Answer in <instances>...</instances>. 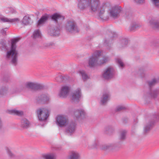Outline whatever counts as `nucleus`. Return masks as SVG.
Masks as SVG:
<instances>
[{"label":"nucleus","instance_id":"1","mask_svg":"<svg viewBox=\"0 0 159 159\" xmlns=\"http://www.w3.org/2000/svg\"><path fill=\"white\" fill-rule=\"evenodd\" d=\"M99 0H79L78 6L82 10H89L91 12L98 11L99 16L102 19L106 20L109 18V16L105 11L106 8L110 6L108 2H104L100 6Z\"/></svg>","mask_w":159,"mask_h":159},{"label":"nucleus","instance_id":"2","mask_svg":"<svg viewBox=\"0 0 159 159\" xmlns=\"http://www.w3.org/2000/svg\"><path fill=\"white\" fill-rule=\"evenodd\" d=\"M18 38H15L11 39V45L10 49L7 44L5 39L0 40V49L3 52H7L6 58L10 61L11 64L14 66L17 65L18 63V57L19 53L16 50V43L19 40Z\"/></svg>","mask_w":159,"mask_h":159},{"label":"nucleus","instance_id":"3","mask_svg":"<svg viewBox=\"0 0 159 159\" xmlns=\"http://www.w3.org/2000/svg\"><path fill=\"white\" fill-rule=\"evenodd\" d=\"M101 52L96 51L90 57L89 61V64L90 67H93L96 65H101L105 63L108 60V58L103 57L99 61V58L101 56Z\"/></svg>","mask_w":159,"mask_h":159},{"label":"nucleus","instance_id":"4","mask_svg":"<svg viewBox=\"0 0 159 159\" xmlns=\"http://www.w3.org/2000/svg\"><path fill=\"white\" fill-rule=\"evenodd\" d=\"M159 120V114H155L152 116L148 122L145 125L143 129V133L146 134L152 128L155 122Z\"/></svg>","mask_w":159,"mask_h":159},{"label":"nucleus","instance_id":"5","mask_svg":"<svg viewBox=\"0 0 159 159\" xmlns=\"http://www.w3.org/2000/svg\"><path fill=\"white\" fill-rule=\"evenodd\" d=\"M36 113L39 120L43 121L46 120L49 116V111L47 108H41L37 110Z\"/></svg>","mask_w":159,"mask_h":159},{"label":"nucleus","instance_id":"6","mask_svg":"<svg viewBox=\"0 0 159 159\" xmlns=\"http://www.w3.org/2000/svg\"><path fill=\"white\" fill-rule=\"evenodd\" d=\"M122 11V8L120 6H115L109 10V14L111 17L116 19L119 17L120 13Z\"/></svg>","mask_w":159,"mask_h":159},{"label":"nucleus","instance_id":"7","mask_svg":"<svg viewBox=\"0 0 159 159\" xmlns=\"http://www.w3.org/2000/svg\"><path fill=\"white\" fill-rule=\"evenodd\" d=\"M65 29L67 32L71 33L79 32V29L76 23L74 21H68L65 25Z\"/></svg>","mask_w":159,"mask_h":159},{"label":"nucleus","instance_id":"8","mask_svg":"<svg viewBox=\"0 0 159 159\" xmlns=\"http://www.w3.org/2000/svg\"><path fill=\"white\" fill-rule=\"evenodd\" d=\"M114 74V69L111 67H108L104 70L102 76L105 80H109L113 77Z\"/></svg>","mask_w":159,"mask_h":159},{"label":"nucleus","instance_id":"9","mask_svg":"<svg viewBox=\"0 0 159 159\" xmlns=\"http://www.w3.org/2000/svg\"><path fill=\"white\" fill-rule=\"evenodd\" d=\"M25 86L28 88L35 90L42 89L44 88V86L42 84L32 82L26 83L25 84Z\"/></svg>","mask_w":159,"mask_h":159},{"label":"nucleus","instance_id":"10","mask_svg":"<svg viewBox=\"0 0 159 159\" xmlns=\"http://www.w3.org/2000/svg\"><path fill=\"white\" fill-rule=\"evenodd\" d=\"M48 33L51 36H58L60 34V29L57 26L50 25L48 28Z\"/></svg>","mask_w":159,"mask_h":159},{"label":"nucleus","instance_id":"11","mask_svg":"<svg viewBox=\"0 0 159 159\" xmlns=\"http://www.w3.org/2000/svg\"><path fill=\"white\" fill-rule=\"evenodd\" d=\"M80 97V90L78 89L72 93L70 95V99L72 102L77 103L79 101Z\"/></svg>","mask_w":159,"mask_h":159},{"label":"nucleus","instance_id":"12","mask_svg":"<svg viewBox=\"0 0 159 159\" xmlns=\"http://www.w3.org/2000/svg\"><path fill=\"white\" fill-rule=\"evenodd\" d=\"M120 148V146L117 143H110L104 145L102 148L103 150H114L118 151Z\"/></svg>","mask_w":159,"mask_h":159},{"label":"nucleus","instance_id":"13","mask_svg":"<svg viewBox=\"0 0 159 159\" xmlns=\"http://www.w3.org/2000/svg\"><path fill=\"white\" fill-rule=\"evenodd\" d=\"M50 18L52 20L56 23H60L65 19L64 16L57 13L50 16Z\"/></svg>","mask_w":159,"mask_h":159},{"label":"nucleus","instance_id":"14","mask_svg":"<svg viewBox=\"0 0 159 159\" xmlns=\"http://www.w3.org/2000/svg\"><path fill=\"white\" fill-rule=\"evenodd\" d=\"M110 94L109 91L104 92L100 98V104L101 105H104L110 99Z\"/></svg>","mask_w":159,"mask_h":159},{"label":"nucleus","instance_id":"15","mask_svg":"<svg viewBox=\"0 0 159 159\" xmlns=\"http://www.w3.org/2000/svg\"><path fill=\"white\" fill-rule=\"evenodd\" d=\"M69 91L70 88L69 87L66 86H62L59 94V96L61 98H66L68 95Z\"/></svg>","mask_w":159,"mask_h":159},{"label":"nucleus","instance_id":"16","mask_svg":"<svg viewBox=\"0 0 159 159\" xmlns=\"http://www.w3.org/2000/svg\"><path fill=\"white\" fill-rule=\"evenodd\" d=\"M76 129V124L74 122H70L68 125L66 129L67 133L71 135L74 133Z\"/></svg>","mask_w":159,"mask_h":159},{"label":"nucleus","instance_id":"17","mask_svg":"<svg viewBox=\"0 0 159 159\" xmlns=\"http://www.w3.org/2000/svg\"><path fill=\"white\" fill-rule=\"evenodd\" d=\"M57 124L61 127H62L66 125L67 120L66 118L62 116H59L56 118Z\"/></svg>","mask_w":159,"mask_h":159},{"label":"nucleus","instance_id":"18","mask_svg":"<svg viewBox=\"0 0 159 159\" xmlns=\"http://www.w3.org/2000/svg\"><path fill=\"white\" fill-rule=\"evenodd\" d=\"M48 97L45 94H42L39 95L36 98L37 102L39 103L44 104L48 101Z\"/></svg>","mask_w":159,"mask_h":159},{"label":"nucleus","instance_id":"19","mask_svg":"<svg viewBox=\"0 0 159 159\" xmlns=\"http://www.w3.org/2000/svg\"><path fill=\"white\" fill-rule=\"evenodd\" d=\"M49 17V15L48 14H45L42 16L40 19L38 20L37 26H40L43 25L48 21Z\"/></svg>","mask_w":159,"mask_h":159},{"label":"nucleus","instance_id":"20","mask_svg":"<svg viewBox=\"0 0 159 159\" xmlns=\"http://www.w3.org/2000/svg\"><path fill=\"white\" fill-rule=\"evenodd\" d=\"M128 43L127 39L125 38L120 40L117 44V47L120 49H122L126 47Z\"/></svg>","mask_w":159,"mask_h":159},{"label":"nucleus","instance_id":"21","mask_svg":"<svg viewBox=\"0 0 159 159\" xmlns=\"http://www.w3.org/2000/svg\"><path fill=\"white\" fill-rule=\"evenodd\" d=\"M149 25L153 29L159 30V22L155 20L152 19L149 22Z\"/></svg>","mask_w":159,"mask_h":159},{"label":"nucleus","instance_id":"22","mask_svg":"<svg viewBox=\"0 0 159 159\" xmlns=\"http://www.w3.org/2000/svg\"><path fill=\"white\" fill-rule=\"evenodd\" d=\"M148 95L151 98L157 99L159 96V90L157 89L151 90L148 93Z\"/></svg>","mask_w":159,"mask_h":159},{"label":"nucleus","instance_id":"23","mask_svg":"<svg viewBox=\"0 0 159 159\" xmlns=\"http://www.w3.org/2000/svg\"><path fill=\"white\" fill-rule=\"evenodd\" d=\"M127 131L126 130H120L119 132L118 136V139L121 141H123L126 139V135Z\"/></svg>","mask_w":159,"mask_h":159},{"label":"nucleus","instance_id":"24","mask_svg":"<svg viewBox=\"0 0 159 159\" xmlns=\"http://www.w3.org/2000/svg\"><path fill=\"white\" fill-rule=\"evenodd\" d=\"M85 114L84 110L82 109L76 110L74 112V116L77 118L84 116Z\"/></svg>","mask_w":159,"mask_h":159},{"label":"nucleus","instance_id":"25","mask_svg":"<svg viewBox=\"0 0 159 159\" xmlns=\"http://www.w3.org/2000/svg\"><path fill=\"white\" fill-rule=\"evenodd\" d=\"M8 92V88L7 86H2L0 89V96L3 97L6 95Z\"/></svg>","mask_w":159,"mask_h":159},{"label":"nucleus","instance_id":"26","mask_svg":"<svg viewBox=\"0 0 159 159\" xmlns=\"http://www.w3.org/2000/svg\"><path fill=\"white\" fill-rule=\"evenodd\" d=\"M30 124L29 121L26 119L24 118L21 120V126L24 128H27L29 127Z\"/></svg>","mask_w":159,"mask_h":159},{"label":"nucleus","instance_id":"27","mask_svg":"<svg viewBox=\"0 0 159 159\" xmlns=\"http://www.w3.org/2000/svg\"><path fill=\"white\" fill-rule=\"evenodd\" d=\"M158 83L157 80L156 78H153L147 82V84L150 89L152 87Z\"/></svg>","mask_w":159,"mask_h":159},{"label":"nucleus","instance_id":"28","mask_svg":"<svg viewBox=\"0 0 159 159\" xmlns=\"http://www.w3.org/2000/svg\"><path fill=\"white\" fill-rule=\"evenodd\" d=\"M32 37L34 39L40 38L41 37V33L40 30L39 29L35 30Z\"/></svg>","mask_w":159,"mask_h":159},{"label":"nucleus","instance_id":"29","mask_svg":"<svg viewBox=\"0 0 159 159\" xmlns=\"http://www.w3.org/2000/svg\"><path fill=\"white\" fill-rule=\"evenodd\" d=\"M30 18L28 16H24L22 20L20 21L22 24L25 25H27L30 24Z\"/></svg>","mask_w":159,"mask_h":159},{"label":"nucleus","instance_id":"30","mask_svg":"<svg viewBox=\"0 0 159 159\" xmlns=\"http://www.w3.org/2000/svg\"><path fill=\"white\" fill-rule=\"evenodd\" d=\"M98 143L97 141L93 139L90 141L88 143V146L90 148H96Z\"/></svg>","mask_w":159,"mask_h":159},{"label":"nucleus","instance_id":"31","mask_svg":"<svg viewBox=\"0 0 159 159\" xmlns=\"http://www.w3.org/2000/svg\"><path fill=\"white\" fill-rule=\"evenodd\" d=\"M70 159H80L79 154L76 152L73 151L70 156Z\"/></svg>","mask_w":159,"mask_h":159},{"label":"nucleus","instance_id":"32","mask_svg":"<svg viewBox=\"0 0 159 159\" xmlns=\"http://www.w3.org/2000/svg\"><path fill=\"white\" fill-rule=\"evenodd\" d=\"M22 89L20 87H15L11 89L10 91L11 94H14L20 93Z\"/></svg>","mask_w":159,"mask_h":159},{"label":"nucleus","instance_id":"33","mask_svg":"<svg viewBox=\"0 0 159 159\" xmlns=\"http://www.w3.org/2000/svg\"><path fill=\"white\" fill-rule=\"evenodd\" d=\"M10 114L16 115L17 116H21L23 115V113L22 111H18L16 110H11L9 111Z\"/></svg>","mask_w":159,"mask_h":159},{"label":"nucleus","instance_id":"34","mask_svg":"<svg viewBox=\"0 0 159 159\" xmlns=\"http://www.w3.org/2000/svg\"><path fill=\"white\" fill-rule=\"evenodd\" d=\"M141 25L136 23H134L132 25L129 27V30L131 31L135 30L136 29L140 28Z\"/></svg>","mask_w":159,"mask_h":159},{"label":"nucleus","instance_id":"35","mask_svg":"<svg viewBox=\"0 0 159 159\" xmlns=\"http://www.w3.org/2000/svg\"><path fill=\"white\" fill-rule=\"evenodd\" d=\"M79 73L81 75L83 80L84 81H85L89 78V77L87 75L84 71L83 70H81L79 71Z\"/></svg>","mask_w":159,"mask_h":159},{"label":"nucleus","instance_id":"36","mask_svg":"<svg viewBox=\"0 0 159 159\" xmlns=\"http://www.w3.org/2000/svg\"><path fill=\"white\" fill-rule=\"evenodd\" d=\"M16 10L12 7H8L6 8V13H11V14H15L16 13Z\"/></svg>","mask_w":159,"mask_h":159},{"label":"nucleus","instance_id":"37","mask_svg":"<svg viewBox=\"0 0 159 159\" xmlns=\"http://www.w3.org/2000/svg\"><path fill=\"white\" fill-rule=\"evenodd\" d=\"M10 19L8 18L5 16H3L0 17V21L3 23H10Z\"/></svg>","mask_w":159,"mask_h":159},{"label":"nucleus","instance_id":"38","mask_svg":"<svg viewBox=\"0 0 159 159\" xmlns=\"http://www.w3.org/2000/svg\"><path fill=\"white\" fill-rule=\"evenodd\" d=\"M116 61L119 67L123 68V67L124 66V65L122 60L118 58L116 59Z\"/></svg>","mask_w":159,"mask_h":159},{"label":"nucleus","instance_id":"39","mask_svg":"<svg viewBox=\"0 0 159 159\" xmlns=\"http://www.w3.org/2000/svg\"><path fill=\"white\" fill-rule=\"evenodd\" d=\"M125 109V107L122 106H119L116 107L115 111H120Z\"/></svg>","mask_w":159,"mask_h":159},{"label":"nucleus","instance_id":"40","mask_svg":"<svg viewBox=\"0 0 159 159\" xmlns=\"http://www.w3.org/2000/svg\"><path fill=\"white\" fill-rule=\"evenodd\" d=\"M134 2L138 5H142L145 3V0H133Z\"/></svg>","mask_w":159,"mask_h":159},{"label":"nucleus","instance_id":"41","mask_svg":"<svg viewBox=\"0 0 159 159\" xmlns=\"http://www.w3.org/2000/svg\"><path fill=\"white\" fill-rule=\"evenodd\" d=\"M20 21V19L19 18H14L13 19H10V23H14L18 22Z\"/></svg>","mask_w":159,"mask_h":159},{"label":"nucleus","instance_id":"42","mask_svg":"<svg viewBox=\"0 0 159 159\" xmlns=\"http://www.w3.org/2000/svg\"><path fill=\"white\" fill-rule=\"evenodd\" d=\"M153 4L156 7H159V0H151Z\"/></svg>","mask_w":159,"mask_h":159},{"label":"nucleus","instance_id":"43","mask_svg":"<svg viewBox=\"0 0 159 159\" xmlns=\"http://www.w3.org/2000/svg\"><path fill=\"white\" fill-rule=\"evenodd\" d=\"M7 28H5L2 29L0 30V33L1 34L3 35H6V33Z\"/></svg>","mask_w":159,"mask_h":159},{"label":"nucleus","instance_id":"44","mask_svg":"<svg viewBox=\"0 0 159 159\" xmlns=\"http://www.w3.org/2000/svg\"><path fill=\"white\" fill-rule=\"evenodd\" d=\"M6 149H7V152L9 156L11 157H14V155L11 152V151L10 150H9V149L7 148Z\"/></svg>","mask_w":159,"mask_h":159},{"label":"nucleus","instance_id":"45","mask_svg":"<svg viewBox=\"0 0 159 159\" xmlns=\"http://www.w3.org/2000/svg\"><path fill=\"white\" fill-rule=\"evenodd\" d=\"M45 159H54L53 157L50 155H47L44 156Z\"/></svg>","mask_w":159,"mask_h":159},{"label":"nucleus","instance_id":"46","mask_svg":"<svg viewBox=\"0 0 159 159\" xmlns=\"http://www.w3.org/2000/svg\"><path fill=\"white\" fill-rule=\"evenodd\" d=\"M56 80L58 82H61L63 81V77L62 75H60L57 77Z\"/></svg>","mask_w":159,"mask_h":159},{"label":"nucleus","instance_id":"47","mask_svg":"<svg viewBox=\"0 0 159 159\" xmlns=\"http://www.w3.org/2000/svg\"><path fill=\"white\" fill-rule=\"evenodd\" d=\"M54 45V44L53 43H45L44 44V48H47L49 47H50L53 46Z\"/></svg>","mask_w":159,"mask_h":159},{"label":"nucleus","instance_id":"48","mask_svg":"<svg viewBox=\"0 0 159 159\" xmlns=\"http://www.w3.org/2000/svg\"><path fill=\"white\" fill-rule=\"evenodd\" d=\"M105 130L106 131H111L113 130V128L111 126H108L105 128Z\"/></svg>","mask_w":159,"mask_h":159},{"label":"nucleus","instance_id":"49","mask_svg":"<svg viewBox=\"0 0 159 159\" xmlns=\"http://www.w3.org/2000/svg\"><path fill=\"white\" fill-rule=\"evenodd\" d=\"M2 80L3 81H4L6 82H7L8 81V79H9V76L8 75L3 76L2 77Z\"/></svg>","mask_w":159,"mask_h":159},{"label":"nucleus","instance_id":"50","mask_svg":"<svg viewBox=\"0 0 159 159\" xmlns=\"http://www.w3.org/2000/svg\"><path fill=\"white\" fill-rule=\"evenodd\" d=\"M139 71L141 72L142 71V70H141L140 69V70H139ZM142 71H143V74H141V75H142V76H143L145 75L146 74V72L147 71V70H145V69L143 70Z\"/></svg>","mask_w":159,"mask_h":159},{"label":"nucleus","instance_id":"51","mask_svg":"<svg viewBox=\"0 0 159 159\" xmlns=\"http://www.w3.org/2000/svg\"><path fill=\"white\" fill-rule=\"evenodd\" d=\"M2 127V121L0 118V129H1Z\"/></svg>","mask_w":159,"mask_h":159},{"label":"nucleus","instance_id":"52","mask_svg":"<svg viewBox=\"0 0 159 159\" xmlns=\"http://www.w3.org/2000/svg\"><path fill=\"white\" fill-rule=\"evenodd\" d=\"M112 40V38H111L110 39H108L107 40H106L105 41V43H110L111 42V40Z\"/></svg>","mask_w":159,"mask_h":159},{"label":"nucleus","instance_id":"53","mask_svg":"<svg viewBox=\"0 0 159 159\" xmlns=\"http://www.w3.org/2000/svg\"><path fill=\"white\" fill-rule=\"evenodd\" d=\"M123 122L124 123H126L127 122V120H125V119H123Z\"/></svg>","mask_w":159,"mask_h":159},{"label":"nucleus","instance_id":"54","mask_svg":"<svg viewBox=\"0 0 159 159\" xmlns=\"http://www.w3.org/2000/svg\"><path fill=\"white\" fill-rule=\"evenodd\" d=\"M151 45H152V46H155V45H154V44H153V43H151Z\"/></svg>","mask_w":159,"mask_h":159}]
</instances>
